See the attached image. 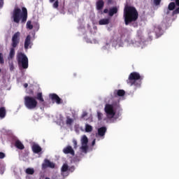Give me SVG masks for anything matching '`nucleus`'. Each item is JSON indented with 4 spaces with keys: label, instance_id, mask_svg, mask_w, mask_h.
Wrapping results in <instances>:
<instances>
[{
    "label": "nucleus",
    "instance_id": "5",
    "mask_svg": "<svg viewBox=\"0 0 179 179\" xmlns=\"http://www.w3.org/2000/svg\"><path fill=\"white\" fill-rule=\"evenodd\" d=\"M120 108V101L113 102L112 104H106L105 113H106L109 118H114L115 115V110Z\"/></svg>",
    "mask_w": 179,
    "mask_h": 179
},
{
    "label": "nucleus",
    "instance_id": "17",
    "mask_svg": "<svg viewBox=\"0 0 179 179\" xmlns=\"http://www.w3.org/2000/svg\"><path fill=\"white\" fill-rule=\"evenodd\" d=\"M106 132H107V127H102L98 129V135L99 136H104L106 135Z\"/></svg>",
    "mask_w": 179,
    "mask_h": 179
},
{
    "label": "nucleus",
    "instance_id": "12",
    "mask_svg": "<svg viewBox=\"0 0 179 179\" xmlns=\"http://www.w3.org/2000/svg\"><path fill=\"white\" fill-rule=\"evenodd\" d=\"M30 44H31V36L30 35H27L24 44V50H29V47L30 46Z\"/></svg>",
    "mask_w": 179,
    "mask_h": 179
},
{
    "label": "nucleus",
    "instance_id": "10",
    "mask_svg": "<svg viewBox=\"0 0 179 179\" xmlns=\"http://www.w3.org/2000/svg\"><path fill=\"white\" fill-rule=\"evenodd\" d=\"M125 96V90H115L113 94H111L112 99L114 97H123Z\"/></svg>",
    "mask_w": 179,
    "mask_h": 179
},
{
    "label": "nucleus",
    "instance_id": "46",
    "mask_svg": "<svg viewBox=\"0 0 179 179\" xmlns=\"http://www.w3.org/2000/svg\"><path fill=\"white\" fill-rule=\"evenodd\" d=\"M73 170H75V168L74 167H72Z\"/></svg>",
    "mask_w": 179,
    "mask_h": 179
},
{
    "label": "nucleus",
    "instance_id": "42",
    "mask_svg": "<svg viewBox=\"0 0 179 179\" xmlns=\"http://www.w3.org/2000/svg\"><path fill=\"white\" fill-rule=\"evenodd\" d=\"M113 2V0H108V3H111Z\"/></svg>",
    "mask_w": 179,
    "mask_h": 179
},
{
    "label": "nucleus",
    "instance_id": "1",
    "mask_svg": "<svg viewBox=\"0 0 179 179\" xmlns=\"http://www.w3.org/2000/svg\"><path fill=\"white\" fill-rule=\"evenodd\" d=\"M139 17V13L136 8L134 6H127L124 10V19L126 26L128 24L136 22Z\"/></svg>",
    "mask_w": 179,
    "mask_h": 179
},
{
    "label": "nucleus",
    "instance_id": "30",
    "mask_svg": "<svg viewBox=\"0 0 179 179\" xmlns=\"http://www.w3.org/2000/svg\"><path fill=\"white\" fill-rule=\"evenodd\" d=\"M179 13V7H178L177 8H176L173 13H172V16H174L175 15H178Z\"/></svg>",
    "mask_w": 179,
    "mask_h": 179
},
{
    "label": "nucleus",
    "instance_id": "36",
    "mask_svg": "<svg viewBox=\"0 0 179 179\" xmlns=\"http://www.w3.org/2000/svg\"><path fill=\"white\" fill-rule=\"evenodd\" d=\"M5 157V153L0 152V159H3Z\"/></svg>",
    "mask_w": 179,
    "mask_h": 179
},
{
    "label": "nucleus",
    "instance_id": "44",
    "mask_svg": "<svg viewBox=\"0 0 179 179\" xmlns=\"http://www.w3.org/2000/svg\"><path fill=\"white\" fill-rule=\"evenodd\" d=\"M45 179H50V178H48V177H46Z\"/></svg>",
    "mask_w": 179,
    "mask_h": 179
},
{
    "label": "nucleus",
    "instance_id": "27",
    "mask_svg": "<svg viewBox=\"0 0 179 179\" xmlns=\"http://www.w3.org/2000/svg\"><path fill=\"white\" fill-rule=\"evenodd\" d=\"M27 29H29V30H33V24H31V21H27Z\"/></svg>",
    "mask_w": 179,
    "mask_h": 179
},
{
    "label": "nucleus",
    "instance_id": "41",
    "mask_svg": "<svg viewBox=\"0 0 179 179\" xmlns=\"http://www.w3.org/2000/svg\"><path fill=\"white\" fill-rule=\"evenodd\" d=\"M96 145V140H93L92 141V146H94Z\"/></svg>",
    "mask_w": 179,
    "mask_h": 179
},
{
    "label": "nucleus",
    "instance_id": "14",
    "mask_svg": "<svg viewBox=\"0 0 179 179\" xmlns=\"http://www.w3.org/2000/svg\"><path fill=\"white\" fill-rule=\"evenodd\" d=\"M96 10L101 12V10H103V8H104V1L99 0L98 1H96Z\"/></svg>",
    "mask_w": 179,
    "mask_h": 179
},
{
    "label": "nucleus",
    "instance_id": "47",
    "mask_svg": "<svg viewBox=\"0 0 179 179\" xmlns=\"http://www.w3.org/2000/svg\"><path fill=\"white\" fill-rule=\"evenodd\" d=\"M166 15H169V11L166 13Z\"/></svg>",
    "mask_w": 179,
    "mask_h": 179
},
{
    "label": "nucleus",
    "instance_id": "16",
    "mask_svg": "<svg viewBox=\"0 0 179 179\" xmlns=\"http://www.w3.org/2000/svg\"><path fill=\"white\" fill-rule=\"evenodd\" d=\"M117 13H118V8L116 6L110 8L109 9V12H108L109 16L113 17V16H114V15H115Z\"/></svg>",
    "mask_w": 179,
    "mask_h": 179
},
{
    "label": "nucleus",
    "instance_id": "18",
    "mask_svg": "<svg viewBox=\"0 0 179 179\" xmlns=\"http://www.w3.org/2000/svg\"><path fill=\"white\" fill-rule=\"evenodd\" d=\"M15 146L17 149H20V150H23L24 149V145L22 143V141L17 140L15 143Z\"/></svg>",
    "mask_w": 179,
    "mask_h": 179
},
{
    "label": "nucleus",
    "instance_id": "25",
    "mask_svg": "<svg viewBox=\"0 0 179 179\" xmlns=\"http://www.w3.org/2000/svg\"><path fill=\"white\" fill-rule=\"evenodd\" d=\"M69 166L66 164H64L62 167V173H65L68 170Z\"/></svg>",
    "mask_w": 179,
    "mask_h": 179
},
{
    "label": "nucleus",
    "instance_id": "19",
    "mask_svg": "<svg viewBox=\"0 0 179 179\" xmlns=\"http://www.w3.org/2000/svg\"><path fill=\"white\" fill-rule=\"evenodd\" d=\"M109 23H110V19L108 18L101 19L99 21V24H100V26L108 24Z\"/></svg>",
    "mask_w": 179,
    "mask_h": 179
},
{
    "label": "nucleus",
    "instance_id": "6",
    "mask_svg": "<svg viewBox=\"0 0 179 179\" xmlns=\"http://www.w3.org/2000/svg\"><path fill=\"white\" fill-rule=\"evenodd\" d=\"M17 61L18 65H21L23 69H27L29 68V58L24 55V53L20 52L17 54Z\"/></svg>",
    "mask_w": 179,
    "mask_h": 179
},
{
    "label": "nucleus",
    "instance_id": "32",
    "mask_svg": "<svg viewBox=\"0 0 179 179\" xmlns=\"http://www.w3.org/2000/svg\"><path fill=\"white\" fill-rule=\"evenodd\" d=\"M73 144L74 149H78V141L76 140H73Z\"/></svg>",
    "mask_w": 179,
    "mask_h": 179
},
{
    "label": "nucleus",
    "instance_id": "3",
    "mask_svg": "<svg viewBox=\"0 0 179 179\" xmlns=\"http://www.w3.org/2000/svg\"><path fill=\"white\" fill-rule=\"evenodd\" d=\"M20 43V32L17 31L15 32L11 38V46L12 48H10L9 55L8 56V61H10L15 58V48L19 45Z\"/></svg>",
    "mask_w": 179,
    "mask_h": 179
},
{
    "label": "nucleus",
    "instance_id": "22",
    "mask_svg": "<svg viewBox=\"0 0 179 179\" xmlns=\"http://www.w3.org/2000/svg\"><path fill=\"white\" fill-rule=\"evenodd\" d=\"M176 5L175 2H171L168 6L169 10H174L176 9Z\"/></svg>",
    "mask_w": 179,
    "mask_h": 179
},
{
    "label": "nucleus",
    "instance_id": "24",
    "mask_svg": "<svg viewBox=\"0 0 179 179\" xmlns=\"http://www.w3.org/2000/svg\"><path fill=\"white\" fill-rule=\"evenodd\" d=\"M25 173H26V174H29L31 176H33V174H34V169H31V168H27L25 170Z\"/></svg>",
    "mask_w": 179,
    "mask_h": 179
},
{
    "label": "nucleus",
    "instance_id": "26",
    "mask_svg": "<svg viewBox=\"0 0 179 179\" xmlns=\"http://www.w3.org/2000/svg\"><path fill=\"white\" fill-rule=\"evenodd\" d=\"M73 122V120H72L69 117H66V125H72Z\"/></svg>",
    "mask_w": 179,
    "mask_h": 179
},
{
    "label": "nucleus",
    "instance_id": "7",
    "mask_svg": "<svg viewBox=\"0 0 179 179\" xmlns=\"http://www.w3.org/2000/svg\"><path fill=\"white\" fill-rule=\"evenodd\" d=\"M24 106L29 110H34L37 107V100L32 96H26L24 98Z\"/></svg>",
    "mask_w": 179,
    "mask_h": 179
},
{
    "label": "nucleus",
    "instance_id": "21",
    "mask_svg": "<svg viewBox=\"0 0 179 179\" xmlns=\"http://www.w3.org/2000/svg\"><path fill=\"white\" fill-rule=\"evenodd\" d=\"M36 100L39 101V103H44V98H43V93L42 92H38L36 94Z\"/></svg>",
    "mask_w": 179,
    "mask_h": 179
},
{
    "label": "nucleus",
    "instance_id": "34",
    "mask_svg": "<svg viewBox=\"0 0 179 179\" xmlns=\"http://www.w3.org/2000/svg\"><path fill=\"white\" fill-rule=\"evenodd\" d=\"M9 66H10V71H13V69H15V66L13 65V62H11L9 64Z\"/></svg>",
    "mask_w": 179,
    "mask_h": 179
},
{
    "label": "nucleus",
    "instance_id": "45",
    "mask_svg": "<svg viewBox=\"0 0 179 179\" xmlns=\"http://www.w3.org/2000/svg\"><path fill=\"white\" fill-rule=\"evenodd\" d=\"M1 71H2V70H1V68H0V73H1Z\"/></svg>",
    "mask_w": 179,
    "mask_h": 179
},
{
    "label": "nucleus",
    "instance_id": "2",
    "mask_svg": "<svg viewBox=\"0 0 179 179\" xmlns=\"http://www.w3.org/2000/svg\"><path fill=\"white\" fill-rule=\"evenodd\" d=\"M11 17L13 22L17 23V24L20 23V20L21 23H26V22H27V8H26V7H22V10L19 8H15Z\"/></svg>",
    "mask_w": 179,
    "mask_h": 179
},
{
    "label": "nucleus",
    "instance_id": "20",
    "mask_svg": "<svg viewBox=\"0 0 179 179\" xmlns=\"http://www.w3.org/2000/svg\"><path fill=\"white\" fill-rule=\"evenodd\" d=\"M6 117V108L5 107L0 108V118H5Z\"/></svg>",
    "mask_w": 179,
    "mask_h": 179
},
{
    "label": "nucleus",
    "instance_id": "15",
    "mask_svg": "<svg viewBox=\"0 0 179 179\" xmlns=\"http://www.w3.org/2000/svg\"><path fill=\"white\" fill-rule=\"evenodd\" d=\"M31 148L33 152L36 154L40 153V152L43 150V149L41 148V147H40V145H38V144H34Z\"/></svg>",
    "mask_w": 179,
    "mask_h": 179
},
{
    "label": "nucleus",
    "instance_id": "23",
    "mask_svg": "<svg viewBox=\"0 0 179 179\" xmlns=\"http://www.w3.org/2000/svg\"><path fill=\"white\" fill-rule=\"evenodd\" d=\"M93 131V127L89 124H85V132H92Z\"/></svg>",
    "mask_w": 179,
    "mask_h": 179
},
{
    "label": "nucleus",
    "instance_id": "8",
    "mask_svg": "<svg viewBox=\"0 0 179 179\" xmlns=\"http://www.w3.org/2000/svg\"><path fill=\"white\" fill-rule=\"evenodd\" d=\"M87 143H89V139L86 135L83 136L81 138V147L80 149L83 153H87V150L89 149V146H87Z\"/></svg>",
    "mask_w": 179,
    "mask_h": 179
},
{
    "label": "nucleus",
    "instance_id": "37",
    "mask_svg": "<svg viewBox=\"0 0 179 179\" xmlns=\"http://www.w3.org/2000/svg\"><path fill=\"white\" fill-rule=\"evenodd\" d=\"M86 116H87V112H83L81 115V118H85V117H86Z\"/></svg>",
    "mask_w": 179,
    "mask_h": 179
},
{
    "label": "nucleus",
    "instance_id": "48",
    "mask_svg": "<svg viewBox=\"0 0 179 179\" xmlns=\"http://www.w3.org/2000/svg\"><path fill=\"white\" fill-rule=\"evenodd\" d=\"M171 1H174V0H171Z\"/></svg>",
    "mask_w": 179,
    "mask_h": 179
},
{
    "label": "nucleus",
    "instance_id": "4",
    "mask_svg": "<svg viewBox=\"0 0 179 179\" xmlns=\"http://www.w3.org/2000/svg\"><path fill=\"white\" fill-rule=\"evenodd\" d=\"M143 77L141 76V74L138 72H132L129 74L128 79L127 80V83L130 85V86H136V87H140L142 84V80Z\"/></svg>",
    "mask_w": 179,
    "mask_h": 179
},
{
    "label": "nucleus",
    "instance_id": "39",
    "mask_svg": "<svg viewBox=\"0 0 179 179\" xmlns=\"http://www.w3.org/2000/svg\"><path fill=\"white\" fill-rule=\"evenodd\" d=\"M175 4H176V6H179V0H176Z\"/></svg>",
    "mask_w": 179,
    "mask_h": 179
},
{
    "label": "nucleus",
    "instance_id": "11",
    "mask_svg": "<svg viewBox=\"0 0 179 179\" xmlns=\"http://www.w3.org/2000/svg\"><path fill=\"white\" fill-rule=\"evenodd\" d=\"M63 153L64 155H71V156H75V150L71 145H67L63 149Z\"/></svg>",
    "mask_w": 179,
    "mask_h": 179
},
{
    "label": "nucleus",
    "instance_id": "13",
    "mask_svg": "<svg viewBox=\"0 0 179 179\" xmlns=\"http://www.w3.org/2000/svg\"><path fill=\"white\" fill-rule=\"evenodd\" d=\"M50 97L51 100H52V101H55L57 104H61L62 99L58 95H57V94H52L50 95Z\"/></svg>",
    "mask_w": 179,
    "mask_h": 179
},
{
    "label": "nucleus",
    "instance_id": "9",
    "mask_svg": "<svg viewBox=\"0 0 179 179\" xmlns=\"http://www.w3.org/2000/svg\"><path fill=\"white\" fill-rule=\"evenodd\" d=\"M54 169L55 167V164L51 162L49 159H45L44 160V163L42 164V169L43 170H45V169Z\"/></svg>",
    "mask_w": 179,
    "mask_h": 179
},
{
    "label": "nucleus",
    "instance_id": "43",
    "mask_svg": "<svg viewBox=\"0 0 179 179\" xmlns=\"http://www.w3.org/2000/svg\"><path fill=\"white\" fill-rule=\"evenodd\" d=\"M55 0H50V2L52 3L55 2Z\"/></svg>",
    "mask_w": 179,
    "mask_h": 179
},
{
    "label": "nucleus",
    "instance_id": "28",
    "mask_svg": "<svg viewBox=\"0 0 179 179\" xmlns=\"http://www.w3.org/2000/svg\"><path fill=\"white\" fill-rule=\"evenodd\" d=\"M0 64H5V60L3 59V54L0 53Z\"/></svg>",
    "mask_w": 179,
    "mask_h": 179
},
{
    "label": "nucleus",
    "instance_id": "35",
    "mask_svg": "<svg viewBox=\"0 0 179 179\" xmlns=\"http://www.w3.org/2000/svg\"><path fill=\"white\" fill-rule=\"evenodd\" d=\"M101 13V15H103V13H108V12H110V10H108L107 8H105L104 10H103V11H100Z\"/></svg>",
    "mask_w": 179,
    "mask_h": 179
},
{
    "label": "nucleus",
    "instance_id": "40",
    "mask_svg": "<svg viewBox=\"0 0 179 179\" xmlns=\"http://www.w3.org/2000/svg\"><path fill=\"white\" fill-rule=\"evenodd\" d=\"M29 87V84H27V83H24V87L26 89V88H27Z\"/></svg>",
    "mask_w": 179,
    "mask_h": 179
},
{
    "label": "nucleus",
    "instance_id": "29",
    "mask_svg": "<svg viewBox=\"0 0 179 179\" xmlns=\"http://www.w3.org/2000/svg\"><path fill=\"white\" fill-rule=\"evenodd\" d=\"M97 117H98L99 121H101V120H103V113L100 112H97Z\"/></svg>",
    "mask_w": 179,
    "mask_h": 179
},
{
    "label": "nucleus",
    "instance_id": "33",
    "mask_svg": "<svg viewBox=\"0 0 179 179\" xmlns=\"http://www.w3.org/2000/svg\"><path fill=\"white\" fill-rule=\"evenodd\" d=\"M59 5V2L58 1V0H57V1L53 3V8H58Z\"/></svg>",
    "mask_w": 179,
    "mask_h": 179
},
{
    "label": "nucleus",
    "instance_id": "38",
    "mask_svg": "<svg viewBox=\"0 0 179 179\" xmlns=\"http://www.w3.org/2000/svg\"><path fill=\"white\" fill-rule=\"evenodd\" d=\"M3 7V0H0V8Z\"/></svg>",
    "mask_w": 179,
    "mask_h": 179
},
{
    "label": "nucleus",
    "instance_id": "31",
    "mask_svg": "<svg viewBox=\"0 0 179 179\" xmlns=\"http://www.w3.org/2000/svg\"><path fill=\"white\" fill-rule=\"evenodd\" d=\"M162 2V0H154V4L155 6H159Z\"/></svg>",
    "mask_w": 179,
    "mask_h": 179
}]
</instances>
